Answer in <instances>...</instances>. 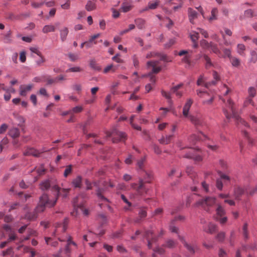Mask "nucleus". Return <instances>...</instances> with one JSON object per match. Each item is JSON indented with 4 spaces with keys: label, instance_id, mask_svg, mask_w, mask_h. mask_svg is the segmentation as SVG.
<instances>
[{
    "label": "nucleus",
    "instance_id": "603ef678",
    "mask_svg": "<svg viewBox=\"0 0 257 257\" xmlns=\"http://www.w3.org/2000/svg\"><path fill=\"white\" fill-rule=\"evenodd\" d=\"M3 229L7 232L10 233H14V231L13 230L11 227L7 224H5L3 225Z\"/></svg>",
    "mask_w": 257,
    "mask_h": 257
},
{
    "label": "nucleus",
    "instance_id": "f704fd0d",
    "mask_svg": "<svg viewBox=\"0 0 257 257\" xmlns=\"http://www.w3.org/2000/svg\"><path fill=\"white\" fill-rule=\"evenodd\" d=\"M38 56H39V58L38 60H36L35 62L37 66H40L45 61V60L44 58V57L42 56L41 53L40 55Z\"/></svg>",
    "mask_w": 257,
    "mask_h": 257
},
{
    "label": "nucleus",
    "instance_id": "39448f33",
    "mask_svg": "<svg viewBox=\"0 0 257 257\" xmlns=\"http://www.w3.org/2000/svg\"><path fill=\"white\" fill-rule=\"evenodd\" d=\"M184 158L193 159L195 162H200L202 160V157L196 154V151L191 149L188 153H186Z\"/></svg>",
    "mask_w": 257,
    "mask_h": 257
},
{
    "label": "nucleus",
    "instance_id": "1a4fd4ad",
    "mask_svg": "<svg viewBox=\"0 0 257 257\" xmlns=\"http://www.w3.org/2000/svg\"><path fill=\"white\" fill-rule=\"evenodd\" d=\"M188 13L189 21L191 23H194V20L197 18L198 13L191 8L188 9Z\"/></svg>",
    "mask_w": 257,
    "mask_h": 257
},
{
    "label": "nucleus",
    "instance_id": "c85d7f7f",
    "mask_svg": "<svg viewBox=\"0 0 257 257\" xmlns=\"http://www.w3.org/2000/svg\"><path fill=\"white\" fill-rule=\"evenodd\" d=\"M174 220H171L169 226V229L172 232L178 233V228L175 226Z\"/></svg>",
    "mask_w": 257,
    "mask_h": 257
},
{
    "label": "nucleus",
    "instance_id": "6e6552de",
    "mask_svg": "<svg viewBox=\"0 0 257 257\" xmlns=\"http://www.w3.org/2000/svg\"><path fill=\"white\" fill-rule=\"evenodd\" d=\"M189 118L191 122L194 124L196 127L203 126V121L202 119L198 116L190 115Z\"/></svg>",
    "mask_w": 257,
    "mask_h": 257
},
{
    "label": "nucleus",
    "instance_id": "79ce46f5",
    "mask_svg": "<svg viewBox=\"0 0 257 257\" xmlns=\"http://www.w3.org/2000/svg\"><path fill=\"white\" fill-rule=\"evenodd\" d=\"M46 169L44 168L43 164H42L41 166L37 170V173L39 176L43 175Z\"/></svg>",
    "mask_w": 257,
    "mask_h": 257
},
{
    "label": "nucleus",
    "instance_id": "58836bf2",
    "mask_svg": "<svg viewBox=\"0 0 257 257\" xmlns=\"http://www.w3.org/2000/svg\"><path fill=\"white\" fill-rule=\"evenodd\" d=\"M8 19L10 20H20V16L15 15L14 14L10 13L8 14Z\"/></svg>",
    "mask_w": 257,
    "mask_h": 257
},
{
    "label": "nucleus",
    "instance_id": "a211bd4d",
    "mask_svg": "<svg viewBox=\"0 0 257 257\" xmlns=\"http://www.w3.org/2000/svg\"><path fill=\"white\" fill-rule=\"evenodd\" d=\"M137 27L139 29H143L145 28V21L142 18H138L135 20Z\"/></svg>",
    "mask_w": 257,
    "mask_h": 257
},
{
    "label": "nucleus",
    "instance_id": "ddd939ff",
    "mask_svg": "<svg viewBox=\"0 0 257 257\" xmlns=\"http://www.w3.org/2000/svg\"><path fill=\"white\" fill-rule=\"evenodd\" d=\"M217 207L216 209V215L217 218L222 217L225 214L226 211L224 208L219 204L217 205Z\"/></svg>",
    "mask_w": 257,
    "mask_h": 257
},
{
    "label": "nucleus",
    "instance_id": "423d86ee",
    "mask_svg": "<svg viewBox=\"0 0 257 257\" xmlns=\"http://www.w3.org/2000/svg\"><path fill=\"white\" fill-rule=\"evenodd\" d=\"M139 185L136 189V191L138 193L143 195L144 193H147L148 189L145 185V182L142 178H140L139 180Z\"/></svg>",
    "mask_w": 257,
    "mask_h": 257
},
{
    "label": "nucleus",
    "instance_id": "13d9d810",
    "mask_svg": "<svg viewBox=\"0 0 257 257\" xmlns=\"http://www.w3.org/2000/svg\"><path fill=\"white\" fill-rule=\"evenodd\" d=\"M197 30H198V33H201L202 35H203V36L205 38H207L208 37V33L206 31L204 30V29H201V28H197Z\"/></svg>",
    "mask_w": 257,
    "mask_h": 257
},
{
    "label": "nucleus",
    "instance_id": "0eeeda50",
    "mask_svg": "<svg viewBox=\"0 0 257 257\" xmlns=\"http://www.w3.org/2000/svg\"><path fill=\"white\" fill-rule=\"evenodd\" d=\"M192 103L193 100L191 98H189L187 100V101L185 104L183 109V114L184 116L189 117L190 116L188 115V113Z\"/></svg>",
    "mask_w": 257,
    "mask_h": 257
},
{
    "label": "nucleus",
    "instance_id": "4c0bfd02",
    "mask_svg": "<svg viewBox=\"0 0 257 257\" xmlns=\"http://www.w3.org/2000/svg\"><path fill=\"white\" fill-rule=\"evenodd\" d=\"M217 9L216 8H213L211 10V16L209 19V21H212L217 19L216 14L217 13Z\"/></svg>",
    "mask_w": 257,
    "mask_h": 257
},
{
    "label": "nucleus",
    "instance_id": "4468645a",
    "mask_svg": "<svg viewBox=\"0 0 257 257\" xmlns=\"http://www.w3.org/2000/svg\"><path fill=\"white\" fill-rule=\"evenodd\" d=\"M256 16L257 14L252 9H249L244 11V18H251Z\"/></svg>",
    "mask_w": 257,
    "mask_h": 257
},
{
    "label": "nucleus",
    "instance_id": "b1692460",
    "mask_svg": "<svg viewBox=\"0 0 257 257\" xmlns=\"http://www.w3.org/2000/svg\"><path fill=\"white\" fill-rule=\"evenodd\" d=\"M55 31V27L53 25H45L42 30V31L44 33L54 32Z\"/></svg>",
    "mask_w": 257,
    "mask_h": 257
},
{
    "label": "nucleus",
    "instance_id": "f03ea898",
    "mask_svg": "<svg viewBox=\"0 0 257 257\" xmlns=\"http://www.w3.org/2000/svg\"><path fill=\"white\" fill-rule=\"evenodd\" d=\"M52 187L53 190L56 191V198L52 201L57 199L59 196H61L63 198L67 197L69 189H61L57 185L53 184V181L52 180L47 179L40 184V188L43 191L47 190Z\"/></svg>",
    "mask_w": 257,
    "mask_h": 257
},
{
    "label": "nucleus",
    "instance_id": "e2e57ef3",
    "mask_svg": "<svg viewBox=\"0 0 257 257\" xmlns=\"http://www.w3.org/2000/svg\"><path fill=\"white\" fill-rule=\"evenodd\" d=\"M161 70V67H156L155 64H154L151 73H152V74L153 73L156 74V73H159Z\"/></svg>",
    "mask_w": 257,
    "mask_h": 257
},
{
    "label": "nucleus",
    "instance_id": "f8f14e48",
    "mask_svg": "<svg viewBox=\"0 0 257 257\" xmlns=\"http://www.w3.org/2000/svg\"><path fill=\"white\" fill-rule=\"evenodd\" d=\"M244 190L243 188L240 187H236L234 190V193L235 199L239 200L240 197L242 195L244 194Z\"/></svg>",
    "mask_w": 257,
    "mask_h": 257
},
{
    "label": "nucleus",
    "instance_id": "37998d69",
    "mask_svg": "<svg viewBox=\"0 0 257 257\" xmlns=\"http://www.w3.org/2000/svg\"><path fill=\"white\" fill-rule=\"evenodd\" d=\"M11 31H9L5 36L4 37V42L6 43H10L12 41L11 39Z\"/></svg>",
    "mask_w": 257,
    "mask_h": 257
},
{
    "label": "nucleus",
    "instance_id": "e433bc0d",
    "mask_svg": "<svg viewBox=\"0 0 257 257\" xmlns=\"http://www.w3.org/2000/svg\"><path fill=\"white\" fill-rule=\"evenodd\" d=\"M237 52L240 55H243V52L245 50V46L243 44H239L237 45Z\"/></svg>",
    "mask_w": 257,
    "mask_h": 257
},
{
    "label": "nucleus",
    "instance_id": "2eb2a0df",
    "mask_svg": "<svg viewBox=\"0 0 257 257\" xmlns=\"http://www.w3.org/2000/svg\"><path fill=\"white\" fill-rule=\"evenodd\" d=\"M103 190L104 189L103 188H100L99 186H98V187H97V189L96 190V195H97L98 198L101 199L102 201L108 202V200L102 194V192Z\"/></svg>",
    "mask_w": 257,
    "mask_h": 257
},
{
    "label": "nucleus",
    "instance_id": "ea45409f",
    "mask_svg": "<svg viewBox=\"0 0 257 257\" xmlns=\"http://www.w3.org/2000/svg\"><path fill=\"white\" fill-rule=\"evenodd\" d=\"M216 239L220 242H222L225 238V233L224 232H220L217 234L216 236Z\"/></svg>",
    "mask_w": 257,
    "mask_h": 257
},
{
    "label": "nucleus",
    "instance_id": "aec40b11",
    "mask_svg": "<svg viewBox=\"0 0 257 257\" xmlns=\"http://www.w3.org/2000/svg\"><path fill=\"white\" fill-rule=\"evenodd\" d=\"M90 67L94 70L99 71L101 70V67L96 62L94 59H91L89 62Z\"/></svg>",
    "mask_w": 257,
    "mask_h": 257
},
{
    "label": "nucleus",
    "instance_id": "bf43d9fd",
    "mask_svg": "<svg viewBox=\"0 0 257 257\" xmlns=\"http://www.w3.org/2000/svg\"><path fill=\"white\" fill-rule=\"evenodd\" d=\"M20 60L22 62H25L26 60V52L25 51H23L21 52L20 55Z\"/></svg>",
    "mask_w": 257,
    "mask_h": 257
},
{
    "label": "nucleus",
    "instance_id": "6ab92c4d",
    "mask_svg": "<svg viewBox=\"0 0 257 257\" xmlns=\"http://www.w3.org/2000/svg\"><path fill=\"white\" fill-rule=\"evenodd\" d=\"M60 38L62 42L66 40L67 36L68 35L69 31L67 27H64L63 29L60 30Z\"/></svg>",
    "mask_w": 257,
    "mask_h": 257
},
{
    "label": "nucleus",
    "instance_id": "2f4dec72",
    "mask_svg": "<svg viewBox=\"0 0 257 257\" xmlns=\"http://www.w3.org/2000/svg\"><path fill=\"white\" fill-rule=\"evenodd\" d=\"M251 58L250 59V62L255 63L257 61V53L255 51H251L250 52Z\"/></svg>",
    "mask_w": 257,
    "mask_h": 257
},
{
    "label": "nucleus",
    "instance_id": "a18cd8bd",
    "mask_svg": "<svg viewBox=\"0 0 257 257\" xmlns=\"http://www.w3.org/2000/svg\"><path fill=\"white\" fill-rule=\"evenodd\" d=\"M154 235V232L153 230L150 229V230H146L144 234V237L146 239H149L150 237H151Z\"/></svg>",
    "mask_w": 257,
    "mask_h": 257
},
{
    "label": "nucleus",
    "instance_id": "680f3d73",
    "mask_svg": "<svg viewBox=\"0 0 257 257\" xmlns=\"http://www.w3.org/2000/svg\"><path fill=\"white\" fill-rule=\"evenodd\" d=\"M162 94L163 96L166 97V98L168 99L169 103H171L172 102V100H171V96L169 94H168L164 91H162Z\"/></svg>",
    "mask_w": 257,
    "mask_h": 257
},
{
    "label": "nucleus",
    "instance_id": "49530a36",
    "mask_svg": "<svg viewBox=\"0 0 257 257\" xmlns=\"http://www.w3.org/2000/svg\"><path fill=\"white\" fill-rule=\"evenodd\" d=\"M153 251L155 253H159L160 254H163L165 252V250L159 246H157L153 249Z\"/></svg>",
    "mask_w": 257,
    "mask_h": 257
},
{
    "label": "nucleus",
    "instance_id": "09e8293b",
    "mask_svg": "<svg viewBox=\"0 0 257 257\" xmlns=\"http://www.w3.org/2000/svg\"><path fill=\"white\" fill-rule=\"evenodd\" d=\"M231 64L234 67H238L240 64V60L237 58H233L231 60Z\"/></svg>",
    "mask_w": 257,
    "mask_h": 257
},
{
    "label": "nucleus",
    "instance_id": "de8ad7c7",
    "mask_svg": "<svg viewBox=\"0 0 257 257\" xmlns=\"http://www.w3.org/2000/svg\"><path fill=\"white\" fill-rule=\"evenodd\" d=\"M218 173L220 176L219 179H220L221 180H227V181L230 180V177L228 176L223 174L221 171H219L218 172Z\"/></svg>",
    "mask_w": 257,
    "mask_h": 257
},
{
    "label": "nucleus",
    "instance_id": "473e14b6",
    "mask_svg": "<svg viewBox=\"0 0 257 257\" xmlns=\"http://www.w3.org/2000/svg\"><path fill=\"white\" fill-rule=\"evenodd\" d=\"M147 214V211L144 208H141L139 211V217L141 218H144Z\"/></svg>",
    "mask_w": 257,
    "mask_h": 257
},
{
    "label": "nucleus",
    "instance_id": "f3484780",
    "mask_svg": "<svg viewBox=\"0 0 257 257\" xmlns=\"http://www.w3.org/2000/svg\"><path fill=\"white\" fill-rule=\"evenodd\" d=\"M207 227V228H204V230L207 233L212 234L216 231V226L211 222L208 223Z\"/></svg>",
    "mask_w": 257,
    "mask_h": 257
},
{
    "label": "nucleus",
    "instance_id": "8fccbe9b",
    "mask_svg": "<svg viewBox=\"0 0 257 257\" xmlns=\"http://www.w3.org/2000/svg\"><path fill=\"white\" fill-rule=\"evenodd\" d=\"M131 6L125 5V2L123 3L121 7V9L123 13H126L131 10Z\"/></svg>",
    "mask_w": 257,
    "mask_h": 257
},
{
    "label": "nucleus",
    "instance_id": "052dcab7",
    "mask_svg": "<svg viewBox=\"0 0 257 257\" xmlns=\"http://www.w3.org/2000/svg\"><path fill=\"white\" fill-rule=\"evenodd\" d=\"M85 183L86 185V190H89L92 189V183H91L88 179H86L85 180Z\"/></svg>",
    "mask_w": 257,
    "mask_h": 257
},
{
    "label": "nucleus",
    "instance_id": "f257e3e1",
    "mask_svg": "<svg viewBox=\"0 0 257 257\" xmlns=\"http://www.w3.org/2000/svg\"><path fill=\"white\" fill-rule=\"evenodd\" d=\"M57 202V199L53 201H51L47 194L43 193L39 197V201L36 207L35 210L33 212H27L26 214L25 217L29 220H34L37 218V214L43 212L46 207H52L55 206Z\"/></svg>",
    "mask_w": 257,
    "mask_h": 257
},
{
    "label": "nucleus",
    "instance_id": "4be33fe9",
    "mask_svg": "<svg viewBox=\"0 0 257 257\" xmlns=\"http://www.w3.org/2000/svg\"><path fill=\"white\" fill-rule=\"evenodd\" d=\"M96 8L95 3H93L91 1H88L85 6V9L87 11H91Z\"/></svg>",
    "mask_w": 257,
    "mask_h": 257
},
{
    "label": "nucleus",
    "instance_id": "a19ab883",
    "mask_svg": "<svg viewBox=\"0 0 257 257\" xmlns=\"http://www.w3.org/2000/svg\"><path fill=\"white\" fill-rule=\"evenodd\" d=\"M72 166L71 165H69L66 167V169L64 172V176L65 177H67L68 174L71 173L72 172Z\"/></svg>",
    "mask_w": 257,
    "mask_h": 257
},
{
    "label": "nucleus",
    "instance_id": "9b49d317",
    "mask_svg": "<svg viewBox=\"0 0 257 257\" xmlns=\"http://www.w3.org/2000/svg\"><path fill=\"white\" fill-rule=\"evenodd\" d=\"M9 135L13 139H15L19 137L20 132L19 128L17 127H13L10 130Z\"/></svg>",
    "mask_w": 257,
    "mask_h": 257
},
{
    "label": "nucleus",
    "instance_id": "5fc2aeb1",
    "mask_svg": "<svg viewBox=\"0 0 257 257\" xmlns=\"http://www.w3.org/2000/svg\"><path fill=\"white\" fill-rule=\"evenodd\" d=\"M158 6V2H155L154 3H149L148 4V8H147L146 9V10H148V9H151V10H154V9H156Z\"/></svg>",
    "mask_w": 257,
    "mask_h": 257
},
{
    "label": "nucleus",
    "instance_id": "c03bdc74",
    "mask_svg": "<svg viewBox=\"0 0 257 257\" xmlns=\"http://www.w3.org/2000/svg\"><path fill=\"white\" fill-rule=\"evenodd\" d=\"M248 92L250 97L252 98L255 95V89L253 87H249L248 89Z\"/></svg>",
    "mask_w": 257,
    "mask_h": 257
},
{
    "label": "nucleus",
    "instance_id": "dca6fc26",
    "mask_svg": "<svg viewBox=\"0 0 257 257\" xmlns=\"http://www.w3.org/2000/svg\"><path fill=\"white\" fill-rule=\"evenodd\" d=\"M82 177L78 176L76 178L73 180L72 184L75 188H81L82 183Z\"/></svg>",
    "mask_w": 257,
    "mask_h": 257
},
{
    "label": "nucleus",
    "instance_id": "c9c22d12",
    "mask_svg": "<svg viewBox=\"0 0 257 257\" xmlns=\"http://www.w3.org/2000/svg\"><path fill=\"white\" fill-rule=\"evenodd\" d=\"M67 56L70 59V61L72 62H75L79 58L78 55L74 54L71 53H68L67 54Z\"/></svg>",
    "mask_w": 257,
    "mask_h": 257
},
{
    "label": "nucleus",
    "instance_id": "774afa93",
    "mask_svg": "<svg viewBox=\"0 0 257 257\" xmlns=\"http://www.w3.org/2000/svg\"><path fill=\"white\" fill-rule=\"evenodd\" d=\"M13 219V218L11 215H8L4 217V221L6 222H10Z\"/></svg>",
    "mask_w": 257,
    "mask_h": 257
},
{
    "label": "nucleus",
    "instance_id": "bb28decb",
    "mask_svg": "<svg viewBox=\"0 0 257 257\" xmlns=\"http://www.w3.org/2000/svg\"><path fill=\"white\" fill-rule=\"evenodd\" d=\"M32 88V85L31 84L28 85L26 87L22 89L20 91V94L22 96H25L26 95L27 92L30 91Z\"/></svg>",
    "mask_w": 257,
    "mask_h": 257
},
{
    "label": "nucleus",
    "instance_id": "72a5a7b5",
    "mask_svg": "<svg viewBox=\"0 0 257 257\" xmlns=\"http://www.w3.org/2000/svg\"><path fill=\"white\" fill-rule=\"evenodd\" d=\"M184 245L187 249V250L189 251L190 253L192 254H194L195 253V248L194 246L188 244L187 242L185 243V244H184Z\"/></svg>",
    "mask_w": 257,
    "mask_h": 257
},
{
    "label": "nucleus",
    "instance_id": "a878e982",
    "mask_svg": "<svg viewBox=\"0 0 257 257\" xmlns=\"http://www.w3.org/2000/svg\"><path fill=\"white\" fill-rule=\"evenodd\" d=\"M228 104H229V107L230 108L231 111V116L232 117H234V118L237 119H238L239 116L237 115L235 110L233 108V106L232 105V102L231 100H228Z\"/></svg>",
    "mask_w": 257,
    "mask_h": 257
},
{
    "label": "nucleus",
    "instance_id": "6e6d98bb",
    "mask_svg": "<svg viewBox=\"0 0 257 257\" xmlns=\"http://www.w3.org/2000/svg\"><path fill=\"white\" fill-rule=\"evenodd\" d=\"M152 176L151 174L149 173L148 172H145V176H144V179L146 180V182L150 183L151 180L152 179Z\"/></svg>",
    "mask_w": 257,
    "mask_h": 257
},
{
    "label": "nucleus",
    "instance_id": "c756f323",
    "mask_svg": "<svg viewBox=\"0 0 257 257\" xmlns=\"http://www.w3.org/2000/svg\"><path fill=\"white\" fill-rule=\"evenodd\" d=\"M204 60L206 61V67H211L213 66V64L212 63L210 58L206 54H204L202 56Z\"/></svg>",
    "mask_w": 257,
    "mask_h": 257
},
{
    "label": "nucleus",
    "instance_id": "9d476101",
    "mask_svg": "<svg viewBox=\"0 0 257 257\" xmlns=\"http://www.w3.org/2000/svg\"><path fill=\"white\" fill-rule=\"evenodd\" d=\"M40 153L34 148H29L24 153V156H33L36 157L40 156Z\"/></svg>",
    "mask_w": 257,
    "mask_h": 257
},
{
    "label": "nucleus",
    "instance_id": "864d4df0",
    "mask_svg": "<svg viewBox=\"0 0 257 257\" xmlns=\"http://www.w3.org/2000/svg\"><path fill=\"white\" fill-rule=\"evenodd\" d=\"M216 186L218 190H221L222 189L223 184L220 179L218 178L216 180Z\"/></svg>",
    "mask_w": 257,
    "mask_h": 257
},
{
    "label": "nucleus",
    "instance_id": "7ed1b4c3",
    "mask_svg": "<svg viewBox=\"0 0 257 257\" xmlns=\"http://www.w3.org/2000/svg\"><path fill=\"white\" fill-rule=\"evenodd\" d=\"M216 198L214 197L207 196L198 200L195 206H202L206 211H209V207L212 206L216 203Z\"/></svg>",
    "mask_w": 257,
    "mask_h": 257
},
{
    "label": "nucleus",
    "instance_id": "3c124183",
    "mask_svg": "<svg viewBox=\"0 0 257 257\" xmlns=\"http://www.w3.org/2000/svg\"><path fill=\"white\" fill-rule=\"evenodd\" d=\"M81 71V69L79 67H70L68 69L66 70V72H80Z\"/></svg>",
    "mask_w": 257,
    "mask_h": 257
},
{
    "label": "nucleus",
    "instance_id": "0e129e2a",
    "mask_svg": "<svg viewBox=\"0 0 257 257\" xmlns=\"http://www.w3.org/2000/svg\"><path fill=\"white\" fill-rule=\"evenodd\" d=\"M8 125L6 123L2 124L0 126V134H3L7 129Z\"/></svg>",
    "mask_w": 257,
    "mask_h": 257
},
{
    "label": "nucleus",
    "instance_id": "69168bd1",
    "mask_svg": "<svg viewBox=\"0 0 257 257\" xmlns=\"http://www.w3.org/2000/svg\"><path fill=\"white\" fill-rule=\"evenodd\" d=\"M112 17L114 19L117 18L119 16V13L115 9L112 8Z\"/></svg>",
    "mask_w": 257,
    "mask_h": 257
},
{
    "label": "nucleus",
    "instance_id": "cd10ccee",
    "mask_svg": "<svg viewBox=\"0 0 257 257\" xmlns=\"http://www.w3.org/2000/svg\"><path fill=\"white\" fill-rule=\"evenodd\" d=\"M207 48H210L212 52L215 54H218L219 50L217 48V45L213 43L212 42L209 43V46Z\"/></svg>",
    "mask_w": 257,
    "mask_h": 257
},
{
    "label": "nucleus",
    "instance_id": "393cba45",
    "mask_svg": "<svg viewBox=\"0 0 257 257\" xmlns=\"http://www.w3.org/2000/svg\"><path fill=\"white\" fill-rule=\"evenodd\" d=\"M189 140L190 142L195 144L197 141L202 140V138L199 135H192L190 137Z\"/></svg>",
    "mask_w": 257,
    "mask_h": 257
},
{
    "label": "nucleus",
    "instance_id": "20e7f679",
    "mask_svg": "<svg viewBox=\"0 0 257 257\" xmlns=\"http://www.w3.org/2000/svg\"><path fill=\"white\" fill-rule=\"evenodd\" d=\"M107 137H112V142L117 143L123 141V139L126 138L125 133L118 131L116 127H113L110 131L106 133Z\"/></svg>",
    "mask_w": 257,
    "mask_h": 257
},
{
    "label": "nucleus",
    "instance_id": "5701e85b",
    "mask_svg": "<svg viewBox=\"0 0 257 257\" xmlns=\"http://www.w3.org/2000/svg\"><path fill=\"white\" fill-rule=\"evenodd\" d=\"M176 242L174 240L171 239H169L166 240V243L163 245L165 247L172 248L176 246Z\"/></svg>",
    "mask_w": 257,
    "mask_h": 257
},
{
    "label": "nucleus",
    "instance_id": "4d7b16f0",
    "mask_svg": "<svg viewBox=\"0 0 257 257\" xmlns=\"http://www.w3.org/2000/svg\"><path fill=\"white\" fill-rule=\"evenodd\" d=\"M175 42V41L173 39H170L168 42L166 43L164 45L165 48H169L171 47Z\"/></svg>",
    "mask_w": 257,
    "mask_h": 257
},
{
    "label": "nucleus",
    "instance_id": "412c9836",
    "mask_svg": "<svg viewBox=\"0 0 257 257\" xmlns=\"http://www.w3.org/2000/svg\"><path fill=\"white\" fill-rule=\"evenodd\" d=\"M13 115L16 119L19 121L18 125L20 126H22L25 122V119L24 117L15 113H14Z\"/></svg>",
    "mask_w": 257,
    "mask_h": 257
},
{
    "label": "nucleus",
    "instance_id": "7c9ffc66",
    "mask_svg": "<svg viewBox=\"0 0 257 257\" xmlns=\"http://www.w3.org/2000/svg\"><path fill=\"white\" fill-rule=\"evenodd\" d=\"M190 38L193 42H196L199 39V33L193 32L190 35Z\"/></svg>",
    "mask_w": 257,
    "mask_h": 257
},
{
    "label": "nucleus",
    "instance_id": "338daca9",
    "mask_svg": "<svg viewBox=\"0 0 257 257\" xmlns=\"http://www.w3.org/2000/svg\"><path fill=\"white\" fill-rule=\"evenodd\" d=\"M153 149H154L155 153L157 154H158V155L161 154L162 153V151H161V149H160V148L156 145L153 146Z\"/></svg>",
    "mask_w": 257,
    "mask_h": 257
}]
</instances>
